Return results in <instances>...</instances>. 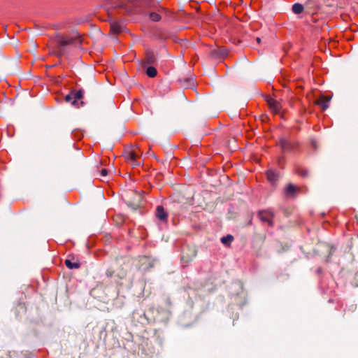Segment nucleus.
Segmentation results:
<instances>
[{"label":"nucleus","mask_w":358,"mask_h":358,"mask_svg":"<svg viewBox=\"0 0 358 358\" xmlns=\"http://www.w3.org/2000/svg\"><path fill=\"white\" fill-rule=\"evenodd\" d=\"M335 251V248L329 243L318 241L315 247V255L321 262H329L331 257Z\"/></svg>","instance_id":"obj_1"},{"label":"nucleus","mask_w":358,"mask_h":358,"mask_svg":"<svg viewBox=\"0 0 358 358\" xmlns=\"http://www.w3.org/2000/svg\"><path fill=\"white\" fill-rule=\"evenodd\" d=\"M80 34L73 30L67 34H58L55 36V40L57 44L60 46H66L76 43H81Z\"/></svg>","instance_id":"obj_2"},{"label":"nucleus","mask_w":358,"mask_h":358,"mask_svg":"<svg viewBox=\"0 0 358 358\" xmlns=\"http://www.w3.org/2000/svg\"><path fill=\"white\" fill-rule=\"evenodd\" d=\"M141 150L138 146L128 147L124 150V157L127 162L129 163L131 166H137L140 164Z\"/></svg>","instance_id":"obj_3"},{"label":"nucleus","mask_w":358,"mask_h":358,"mask_svg":"<svg viewBox=\"0 0 358 358\" xmlns=\"http://www.w3.org/2000/svg\"><path fill=\"white\" fill-rule=\"evenodd\" d=\"M83 92L82 90H73L66 96L65 101L66 102H71L72 106L79 108L83 105Z\"/></svg>","instance_id":"obj_4"},{"label":"nucleus","mask_w":358,"mask_h":358,"mask_svg":"<svg viewBox=\"0 0 358 358\" xmlns=\"http://www.w3.org/2000/svg\"><path fill=\"white\" fill-rule=\"evenodd\" d=\"M258 217L262 222L267 224L268 226L272 227L273 225L274 213L272 210H260Z\"/></svg>","instance_id":"obj_5"},{"label":"nucleus","mask_w":358,"mask_h":358,"mask_svg":"<svg viewBox=\"0 0 358 358\" xmlns=\"http://www.w3.org/2000/svg\"><path fill=\"white\" fill-rule=\"evenodd\" d=\"M300 189L299 187L295 186L292 184H288L285 187L284 192L285 195L289 198H293L296 196L297 193H299Z\"/></svg>","instance_id":"obj_6"},{"label":"nucleus","mask_w":358,"mask_h":358,"mask_svg":"<svg viewBox=\"0 0 358 358\" xmlns=\"http://www.w3.org/2000/svg\"><path fill=\"white\" fill-rule=\"evenodd\" d=\"M268 105L269 106L270 110L273 113H278L281 109L280 103L273 98H268L267 99Z\"/></svg>","instance_id":"obj_7"},{"label":"nucleus","mask_w":358,"mask_h":358,"mask_svg":"<svg viewBox=\"0 0 358 358\" xmlns=\"http://www.w3.org/2000/svg\"><path fill=\"white\" fill-rule=\"evenodd\" d=\"M156 217L162 220L166 221L168 217V215L165 211L164 208L162 206H158L156 209Z\"/></svg>","instance_id":"obj_8"},{"label":"nucleus","mask_w":358,"mask_h":358,"mask_svg":"<svg viewBox=\"0 0 358 358\" xmlns=\"http://www.w3.org/2000/svg\"><path fill=\"white\" fill-rule=\"evenodd\" d=\"M330 99H331L330 97H324V96H322L319 100H315V104L320 105V106H322L323 110H326L328 108L327 103L330 101Z\"/></svg>","instance_id":"obj_9"},{"label":"nucleus","mask_w":358,"mask_h":358,"mask_svg":"<svg viewBox=\"0 0 358 358\" xmlns=\"http://www.w3.org/2000/svg\"><path fill=\"white\" fill-rule=\"evenodd\" d=\"M123 30V25L117 22H114L110 24V31L113 33L118 34L122 31Z\"/></svg>","instance_id":"obj_10"},{"label":"nucleus","mask_w":358,"mask_h":358,"mask_svg":"<svg viewBox=\"0 0 358 358\" xmlns=\"http://www.w3.org/2000/svg\"><path fill=\"white\" fill-rule=\"evenodd\" d=\"M267 179L271 182L275 183L278 179V176L273 171H268L266 173Z\"/></svg>","instance_id":"obj_11"},{"label":"nucleus","mask_w":358,"mask_h":358,"mask_svg":"<svg viewBox=\"0 0 358 358\" xmlns=\"http://www.w3.org/2000/svg\"><path fill=\"white\" fill-rule=\"evenodd\" d=\"M303 10H304V7L301 3H294L292 6V11L295 14H300L303 11Z\"/></svg>","instance_id":"obj_12"},{"label":"nucleus","mask_w":358,"mask_h":358,"mask_svg":"<svg viewBox=\"0 0 358 358\" xmlns=\"http://www.w3.org/2000/svg\"><path fill=\"white\" fill-rule=\"evenodd\" d=\"M234 240V237L233 236L231 235H227L226 236H223L222 238H221V242L227 245V246H230L231 242L233 241Z\"/></svg>","instance_id":"obj_13"},{"label":"nucleus","mask_w":358,"mask_h":358,"mask_svg":"<svg viewBox=\"0 0 358 358\" xmlns=\"http://www.w3.org/2000/svg\"><path fill=\"white\" fill-rule=\"evenodd\" d=\"M65 265L70 269L73 268H78L80 267V264L77 262H72L69 259L65 260Z\"/></svg>","instance_id":"obj_14"},{"label":"nucleus","mask_w":358,"mask_h":358,"mask_svg":"<svg viewBox=\"0 0 358 358\" xmlns=\"http://www.w3.org/2000/svg\"><path fill=\"white\" fill-rule=\"evenodd\" d=\"M157 73V69L153 66H149L146 70V74L150 78L155 77Z\"/></svg>","instance_id":"obj_15"},{"label":"nucleus","mask_w":358,"mask_h":358,"mask_svg":"<svg viewBox=\"0 0 358 358\" xmlns=\"http://www.w3.org/2000/svg\"><path fill=\"white\" fill-rule=\"evenodd\" d=\"M281 143V145H282V148L283 150H290L292 148H293L291 145H290V143L288 142L286 140H282L280 141Z\"/></svg>","instance_id":"obj_16"},{"label":"nucleus","mask_w":358,"mask_h":358,"mask_svg":"<svg viewBox=\"0 0 358 358\" xmlns=\"http://www.w3.org/2000/svg\"><path fill=\"white\" fill-rule=\"evenodd\" d=\"M146 61L148 64H152L155 62V55L152 52H148L146 55Z\"/></svg>","instance_id":"obj_17"},{"label":"nucleus","mask_w":358,"mask_h":358,"mask_svg":"<svg viewBox=\"0 0 358 358\" xmlns=\"http://www.w3.org/2000/svg\"><path fill=\"white\" fill-rule=\"evenodd\" d=\"M150 18L154 22H158L161 19V16L157 13H151L150 14Z\"/></svg>","instance_id":"obj_18"},{"label":"nucleus","mask_w":358,"mask_h":358,"mask_svg":"<svg viewBox=\"0 0 358 358\" xmlns=\"http://www.w3.org/2000/svg\"><path fill=\"white\" fill-rule=\"evenodd\" d=\"M115 271L112 268H108L106 271V275L108 278H111L114 275Z\"/></svg>","instance_id":"obj_19"},{"label":"nucleus","mask_w":358,"mask_h":358,"mask_svg":"<svg viewBox=\"0 0 358 358\" xmlns=\"http://www.w3.org/2000/svg\"><path fill=\"white\" fill-rule=\"evenodd\" d=\"M100 174L103 177L106 176L108 175V170L106 169H102L101 170Z\"/></svg>","instance_id":"obj_20"},{"label":"nucleus","mask_w":358,"mask_h":358,"mask_svg":"<svg viewBox=\"0 0 358 358\" xmlns=\"http://www.w3.org/2000/svg\"><path fill=\"white\" fill-rule=\"evenodd\" d=\"M297 173H298L299 175L302 176H306V174H307L306 171H304V170H301V171H299V170H297Z\"/></svg>","instance_id":"obj_21"},{"label":"nucleus","mask_w":358,"mask_h":358,"mask_svg":"<svg viewBox=\"0 0 358 358\" xmlns=\"http://www.w3.org/2000/svg\"><path fill=\"white\" fill-rule=\"evenodd\" d=\"M325 6H327V7H334V5H333L331 3H329V4H326ZM335 7H337V6H335Z\"/></svg>","instance_id":"obj_22"},{"label":"nucleus","mask_w":358,"mask_h":358,"mask_svg":"<svg viewBox=\"0 0 358 358\" xmlns=\"http://www.w3.org/2000/svg\"><path fill=\"white\" fill-rule=\"evenodd\" d=\"M322 268H318L317 269V273H319V274H320V273H322Z\"/></svg>","instance_id":"obj_23"},{"label":"nucleus","mask_w":358,"mask_h":358,"mask_svg":"<svg viewBox=\"0 0 358 358\" xmlns=\"http://www.w3.org/2000/svg\"><path fill=\"white\" fill-rule=\"evenodd\" d=\"M322 10V11H324V6H318V10Z\"/></svg>","instance_id":"obj_24"},{"label":"nucleus","mask_w":358,"mask_h":358,"mask_svg":"<svg viewBox=\"0 0 358 358\" xmlns=\"http://www.w3.org/2000/svg\"><path fill=\"white\" fill-rule=\"evenodd\" d=\"M355 280L358 281V271L355 273Z\"/></svg>","instance_id":"obj_25"},{"label":"nucleus","mask_w":358,"mask_h":358,"mask_svg":"<svg viewBox=\"0 0 358 358\" xmlns=\"http://www.w3.org/2000/svg\"><path fill=\"white\" fill-rule=\"evenodd\" d=\"M63 28H64V24H62V25H60V26H59V27H57V29H63Z\"/></svg>","instance_id":"obj_26"},{"label":"nucleus","mask_w":358,"mask_h":358,"mask_svg":"<svg viewBox=\"0 0 358 358\" xmlns=\"http://www.w3.org/2000/svg\"><path fill=\"white\" fill-rule=\"evenodd\" d=\"M257 41L258 43H259L260 41H261V39L259 38H257Z\"/></svg>","instance_id":"obj_27"},{"label":"nucleus","mask_w":358,"mask_h":358,"mask_svg":"<svg viewBox=\"0 0 358 358\" xmlns=\"http://www.w3.org/2000/svg\"><path fill=\"white\" fill-rule=\"evenodd\" d=\"M314 30H315V33L317 31V27H315Z\"/></svg>","instance_id":"obj_28"},{"label":"nucleus","mask_w":358,"mask_h":358,"mask_svg":"<svg viewBox=\"0 0 358 358\" xmlns=\"http://www.w3.org/2000/svg\"><path fill=\"white\" fill-rule=\"evenodd\" d=\"M314 9H315V14L316 13V11H315L316 7L315 6L314 7Z\"/></svg>","instance_id":"obj_29"},{"label":"nucleus","mask_w":358,"mask_h":358,"mask_svg":"<svg viewBox=\"0 0 358 358\" xmlns=\"http://www.w3.org/2000/svg\"><path fill=\"white\" fill-rule=\"evenodd\" d=\"M314 61H315V63L316 62V57H315Z\"/></svg>","instance_id":"obj_30"},{"label":"nucleus","mask_w":358,"mask_h":358,"mask_svg":"<svg viewBox=\"0 0 358 358\" xmlns=\"http://www.w3.org/2000/svg\"><path fill=\"white\" fill-rule=\"evenodd\" d=\"M318 1H321L322 0H317Z\"/></svg>","instance_id":"obj_31"}]
</instances>
